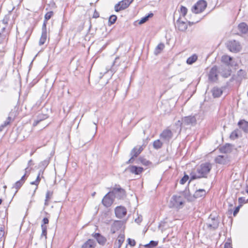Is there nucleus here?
Returning <instances> with one entry per match:
<instances>
[{
	"label": "nucleus",
	"mask_w": 248,
	"mask_h": 248,
	"mask_svg": "<svg viewBox=\"0 0 248 248\" xmlns=\"http://www.w3.org/2000/svg\"><path fill=\"white\" fill-rule=\"evenodd\" d=\"M212 169V165L209 163H205L201 165L197 170V174L191 175L190 180L202 177H206V175Z\"/></svg>",
	"instance_id": "obj_1"
},
{
	"label": "nucleus",
	"mask_w": 248,
	"mask_h": 248,
	"mask_svg": "<svg viewBox=\"0 0 248 248\" xmlns=\"http://www.w3.org/2000/svg\"><path fill=\"white\" fill-rule=\"evenodd\" d=\"M17 107L15 106L14 108L11 110L6 120L3 124L0 125V131H2L4 127L9 124L10 123L14 120V118L17 114Z\"/></svg>",
	"instance_id": "obj_2"
},
{
	"label": "nucleus",
	"mask_w": 248,
	"mask_h": 248,
	"mask_svg": "<svg viewBox=\"0 0 248 248\" xmlns=\"http://www.w3.org/2000/svg\"><path fill=\"white\" fill-rule=\"evenodd\" d=\"M207 6L206 2L203 0L198 1L192 8V11L195 14L203 12Z\"/></svg>",
	"instance_id": "obj_3"
},
{
	"label": "nucleus",
	"mask_w": 248,
	"mask_h": 248,
	"mask_svg": "<svg viewBox=\"0 0 248 248\" xmlns=\"http://www.w3.org/2000/svg\"><path fill=\"white\" fill-rule=\"evenodd\" d=\"M227 47L230 51L234 53L240 51L241 49L240 43L235 40L229 41L227 43Z\"/></svg>",
	"instance_id": "obj_4"
},
{
	"label": "nucleus",
	"mask_w": 248,
	"mask_h": 248,
	"mask_svg": "<svg viewBox=\"0 0 248 248\" xmlns=\"http://www.w3.org/2000/svg\"><path fill=\"white\" fill-rule=\"evenodd\" d=\"M134 0H122L114 6L115 11L117 12L127 8Z\"/></svg>",
	"instance_id": "obj_5"
},
{
	"label": "nucleus",
	"mask_w": 248,
	"mask_h": 248,
	"mask_svg": "<svg viewBox=\"0 0 248 248\" xmlns=\"http://www.w3.org/2000/svg\"><path fill=\"white\" fill-rule=\"evenodd\" d=\"M183 118L184 128H187V127H190L196 124L197 120L194 116H188Z\"/></svg>",
	"instance_id": "obj_6"
},
{
	"label": "nucleus",
	"mask_w": 248,
	"mask_h": 248,
	"mask_svg": "<svg viewBox=\"0 0 248 248\" xmlns=\"http://www.w3.org/2000/svg\"><path fill=\"white\" fill-rule=\"evenodd\" d=\"M114 197L111 191L108 192L103 198L102 203L106 207H110L113 203L114 201Z\"/></svg>",
	"instance_id": "obj_7"
},
{
	"label": "nucleus",
	"mask_w": 248,
	"mask_h": 248,
	"mask_svg": "<svg viewBox=\"0 0 248 248\" xmlns=\"http://www.w3.org/2000/svg\"><path fill=\"white\" fill-rule=\"evenodd\" d=\"M28 168H26L25 169V173L22 176L21 179L16 182L14 185H13V188H15L16 189V193L18 190L22 186L24 183L27 177L28 176Z\"/></svg>",
	"instance_id": "obj_8"
},
{
	"label": "nucleus",
	"mask_w": 248,
	"mask_h": 248,
	"mask_svg": "<svg viewBox=\"0 0 248 248\" xmlns=\"http://www.w3.org/2000/svg\"><path fill=\"white\" fill-rule=\"evenodd\" d=\"M170 202L173 207L177 208H181L184 204L182 197L177 195H173L172 197Z\"/></svg>",
	"instance_id": "obj_9"
},
{
	"label": "nucleus",
	"mask_w": 248,
	"mask_h": 248,
	"mask_svg": "<svg viewBox=\"0 0 248 248\" xmlns=\"http://www.w3.org/2000/svg\"><path fill=\"white\" fill-rule=\"evenodd\" d=\"M111 192L114 198H117L119 199H122L125 196L124 190L120 187L113 188L111 190Z\"/></svg>",
	"instance_id": "obj_10"
},
{
	"label": "nucleus",
	"mask_w": 248,
	"mask_h": 248,
	"mask_svg": "<svg viewBox=\"0 0 248 248\" xmlns=\"http://www.w3.org/2000/svg\"><path fill=\"white\" fill-rule=\"evenodd\" d=\"M231 68L228 64L222 65L219 68V73L224 78H227L231 75Z\"/></svg>",
	"instance_id": "obj_11"
},
{
	"label": "nucleus",
	"mask_w": 248,
	"mask_h": 248,
	"mask_svg": "<svg viewBox=\"0 0 248 248\" xmlns=\"http://www.w3.org/2000/svg\"><path fill=\"white\" fill-rule=\"evenodd\" d=\"M219 73V69L216 66H213L210 70L209 75V79L211 81H216L217 80L218 73Z\"/></svg>",
	"instance_id": "obj_12"
},
{
	"label": "nucleus",
	"mask_w": 248,
	"mask_h": 248,
	"mask_svg": "<svg viewBox=\"0 0 248 248\" xmlns=\"http://www.w3.org/2000/svg\"><path fill=\"white\" fill-rule=\"evenodd\" d=\"M126 209L122 206H118L115 209L116 216L119 218L124 217L126 214Z\"/></svg>",
	"instance_id": "obj_13"
},
{
	"label": "nucleus",
	"mask_w": 248,
	"mask_h": 248,
	"mask_svg": "<svg viewBox=\"0 0 248 248\" xmlns=\"http://www.w3.org/2000/svg\"><path fill=\"white\" fill-rule=\"evenodd\" d=\"M127 170L132 173L139 175L140 174L143 170L142 167H137L136 166H130L127 168Z\"/></svg>",
	"instance_id": "obj_14"
},
{
	"label": "nucleus",
	"mask_w": 248,
	"mask_h": 248,
	"mask_svg": "<svg viewBox=\"0 0 248 248\" xmlns=\"http://www.w3.org/2000/svg\"><path fill=\"white\" fill-rule=\"evenodd\" d=\"M8 21V19L7 17H5L2 20L0 21V33H3L5 31L9 32L8 29H7Z\"/></svg>",
	"instance_id": "obj_15"
},
{
	"label": "nucleus",
	"mask_w": 248,
	"mask_h": 248,
	"mask_svg": "<svg viewBox=\"0 0 248 248\" xmlns=\"http://www.w3.org/2000/svg\"><path fill=\"white\" fill-rule=\"evenodd\" d=\"M46 23L45 22L44 23V25H43V28L41 37V38L40 39V41H39V45L40 46L43 45L45 43V42L46 40L47 32H46Z\"/></svg>",
	"instance_id": "obj_16"
},
{
	"label": "nucleus",
	"mask_w": 248,
	"mask_h": 248,
	"mask_svg": "<svg viewBox=\"0 0 248 248\" xmlns=\"http://www.w3.org/2000/svg\"><path fill=\"white\" fill-rule=\"evenodd\" d=\"M176 27L179 31H185L187 28L186 23L181 21L180 18L176 21Z\"/></svg>",
	"instance_id": "obj_17"
},
{
	"label": "nucleus",
	"mask_w": 248,
	"mask_h": 248,
	"mask_svg": "<svg viewBox=\"0 0 248 248\" xmlns=\"http://www.w3.org/2000/svg\"><path fill=\"white\" fill-rule=\"evenodd\" d=\"M215 160L217 163L220 164H225L229 161L227 155H218L216 157Z\"/></svg>",
	"instance_id": "obj_18"
},
{
	"label": "nucleus",
	"mask_w": 248,
	"mask_h": 248,
	"mask_svg": "<svg viewBox=\"0 0 248 248\" xmlns=\"http://www.w3.org/2000/svg\"><path fill=\"white\" fill-rule=\"evenodd\" d=\"M122 225L123 223L121 221H115L111 225V232L114 233L122 227Z\"/></svg>",
	"instance_id": "obj_19"
},
{
	"label": "nucleus",
	"mask_w": 248,
	"mask_h": 248,
	"mask_svg": "<svg viewBox=\"0 0 248 248\" xmlns=\"http://www.w3.org/2000/svg\"><path fill=\"white\" fill-rule=\"evenodd\" d=\"M160 137L165 140H169L172 137V133L170 130L166 129L163 131Z\"/></svg>",
	"instance_id": "obj_20"
},
{
	"label": "nucleus",
	"mask_w": 248,
	"mask_h": 248,
	"mask_svg": "<svg viewBox=\"0 0 248 248\" xmlns=\"http://www.w3.org/2000/svg\"><path fill=\"white\" fill-rule=\"evenodd\" d=\"M232 145L229 143H227L224 146L220 147L219 148V150L220 152L222 153L227 154L231 153L232 151Z\"/></svg>",
	"instance_id": "obj_21"
},
{
	"label": "nucleus",
	"mask_w": 248,
	"mask_h": 248,
	"mask_svg": "<svg viewBox=\"0 0 248 248\" xmlns=\"http://www.w3.org/2000/svg\"><path fill=\"white\" fill-rule=\"evenodd\" d=\"M124 240V234H120L114 244V248H120Z\"/></svg>",
	"instance_id": "obj_22"
},
{
	"label": "nucleus",
	"mask_w": 248,
	"mask_h": 248,
	"mask_svg": "<svg viewBox=\"0 0 248 248\" xmlns=\"http://www.w3.org/2000/svg\"><path fill=\"white\" fill-rule=\"evenodd\" d=\"M238 29L242 33H248V25L245 22L240 23L238 26Z\"/></svg>",
	"instance_id": "obj_23"
},
{
	"label": "nucleus",
	"mask_w": 248,
	"mask_h": 248,
	"mask_svg": "<svg viewBox=\"0 0 248 248\" xmlns=\"http://www.w3.org/2000/svg\"><path fill=\"white\" fill-rule=\"evenodd\" d=\"M238 125L245 133H248V122L244 120H240Z\"/></svg>",
	"instance_id": "obj_24"
},
{
	"label": "nucleus",
	"mask_w": 248,
	"mask_h": 248,
	"mask_svg": "<svg viewBox=\"0 0 248 248\" xmlns=\"http://www.w3.org/2000/svg\"><path fill=\"white\" fill-rule=\"evenodd\" d=\"M143 150L142 146H140L139 148L134 147L131 151L130 155L133 157H136Z\"/></svg>",
	"instance_id": "obj_25"
},
{
	"label": "nucleus",
	"mask_w": 248,
	"mask_h": 248,
	"mask_svg": "<svg viewBox=\"0 0 248 248\" xmlns=\"http://www.w3.org/2000/svg\"><path fill=\"white\" fill-rule=\"evenodd\" d=\"M212 94L214 97H218L222 93V90L221 88L215 87L212 90Z\"/></svg>",
	"instance_id": "obj_26"
},
{
	"label": "nucleus",
	"mask_w": 248,
	"mask_h": 248,
	"mask_svg": "<svg viewBox=\"0 0 248 248\" xmlns=\"http://www.w3.org/2000/svg\"><path fill=\"white\" fill-rule=\"evenodd\" d=\"M95 245V241L89 239L83 245L82 248H94Z\"/></svg>",
	"instance_id": "obj_27"
},
{
	"label": "nucleus",
	"mask_w": 248,
	"mask_h": 248,
	"mask_svg": "<svg viewBox=\"0 0 248 248\" xmlns=\"http://www.w3.org/2000/svg\"><path fill=\"white\" fill-rule=\"evenodd\" d=\"M206 195V191L203 189H199L197 190L194 194V197L195 198H199L204 196Z\"/></svg>",
	"instance_id": "obj_28"
},
{
	"label": "nucleus",
	"mask_w": 248,
	"mask_h": 248,
	"mask_svg": "<svg viewBox=\"0 0 248 248\" xmlns=\"http://www.w3.org/2000/svg\"><path fill=\"white\" fill-rule=\"evenodd\" d=\"M165 47V45L163 43L159 44L155 48L154 51V54L155 55H157L158 54L160 53L163 50V49Z\"/></svg>",
	"instance_id": "obj_29"
},
{
	"label": "nucleus",
	"mask_w": 248,
	"mask_h": 248,
	"mask_svg": "<svg viewBox=\"0 0 248 248\" xmlns=\"http://www.w3.org/2000/svg\"><path fill=\"white\" fill-rule=\"evenodd\" d=\"M94 236L99 244H104L106 242V239L105 238L99 233H95Z\"/></svg>",
	"instance_id": "obj_30"
},
{
	"label": "nucleus",
	"mask_w": 248,
	"mask_h": 248,
	"mask_svg": "<svg viewBox=\"0 0 248 248\" xmlns=\"http://www.w3.org/2000/svg\"><path fill=\"white\" fill-rule=\"evenodd\" d=\"M8 31H5L3 33H0V44H3L7 40Z\"/></svg>",
	"instance_id": "obj_31"
},
{
	"label": "nucleus",
	"mask_w": 248,
	"mask_h": 248,
	"mask_svg": "<svg viewBox=\"0 0 248 248\" xmlns=\"http://www.w3.org/2000/svg\"><path fill=\"white\" fill-rule=\"evenodd\" d=\"M212 222L208 224V226L210 228H212L213 229H217L218 226L219 222L215 218L212 219Z\"/></svg>",
	"instance_id": "obj_32"
},
{
	"label": "nucleus",
	"mask_w": 248,
	"mask_h": 248,
	"mask_svg": "<svg viewBox=\"0 0 248 248\" xmlns=\"http://www.w3.org/2000/svg\"><path fill=\"white\" fill-rule=\"evenodd\" d=\"M42 228V233L41 235V238H43L44 237L45 240H46L47 238V227L46 225H44V224L41 225Z\"/></svg>",
	"instance_id": "obj_33"
},
{
	"label": "nucleus",
	"mask_w": 248,
	"mask_h": 248,
	"mask_svg": "<svg viewBox=\"0 0 248 248\" xmlns=\"http://www.w3.org/2000/svg\"><path fill=\"white\" fill-rule=\"evenodd\" d=\"M197 56L196 54H194L192 56L189 57L187 60L186 62L188 64H192L197 60Z\"/></svg>",
	"instance_id": "obj_34"
},
{
	"label": "nucleus",
	"mask_w": 248,
	"mask_h": 248,
	"mask_svg": "<svg viewBox=\"0 0 248 248\" xmlns=\"http://www.w3.org/2000/svg\"><path fill=\"white\" fill-rule=\"evenodd\" d=\"M222 61L225 63L224 64L230 65L231 61L232 60V57L227 56L224 55L222 57Z\"/></svg>",
	"instance_id": "obj_35"
},
{
	"label": "nucleus",
	"mask_w": 248,
	"mask_h": 248,
	"mask_svg": "<svg viewBox=\"0 0 248 248\" xmlns=\"http://www.w3.org/2000/svg\"><path fill=\"white\" fill-rule=\"evenodd\" d=\"M153 16V13H150L147 16L142 17L139 22L140 25L142 24L147 21L150 17Z\"/></svg>",
	"instance_id": "obj_36"
},
{
	"label": "nucleus",
	"mask_w": 248,
	"mask_h": 248,
	"mask_svg": "<svg viewBox=\"0 0 248 248\" xmlns=\"http://www.w3.org/2000/svg\"><path fill=\"white\" fill-rule=\"evenodd\" d=\"M52 196V192H51L50 191H47L46 193V199H45V206H47L48 205V201L51 198Z\"/></svg>",
	"instance_id": "obj_37"
},
{
	"label": "nucleus",
	"mask_w": 248,
	"mask_h": 248,
	"mask_svg": "<svg viewBox=\"0 0 248 248\" xmlns=\"http://www.w3.org/2000/svg\"><path fill=\"white\" fill-rule=\"evenodd\" d=\"M157 244H158L157 241H155L152 240L149 243L145 245L144 247L147 248H154V247L156 246L157 245Z\"/></svg>",
	"instance_id": "obj_38"
},
{
	"label": "nucleus",
	"mask_w": 248,
	"mask_h": 248,
	"mask_svg": "<svg viewBox=\"0 0 248 248\" xmlns=\"http://www.w3.org/2000/svg\"><path fill=\"white\" fill-rule=\"evenodd\" d=\"M238 133H239V130L237 129L233 131L231 133V134L230 136V138L232 140H235V139L238 138L239 137Z\"/></svg>",
	"instance_id": "obj_39"
},
{
	"label": "nucleus",
	"mask_w": 248,
	"mask_h": 248,
	"mask_svg": "<svg viewBox=\"0 0 248 248\" xmlns=\"http://www.w3.org/2000/svg\"><path fill=\"white\" fill-rule=\"evenodd\" d=\"M162 146V143L159 140H155L153 143V146L156 149L160 148Z\"/></svg>",
	"instance_id": "obj_40"
},
{
	"label": "nucleus",
	"mask_w": 248,
	"mask_h": 248,
	"mask_svg": "<svg viewBox=\"0 0 248 248\" xmlns=\"http://www.w3.org/2000/svg\"><path fill=\"white\" fill-rule=\"evenodd\" d=\"M39 117V118H40V119L39 120H37V121L34 122V123L33 124L34 126L36 125L39 123V122L46 119L48 117V116L46 114H42V115H40Z\"/></svg>",
	"instance_id": "obj_41"
},
{
	"label": "nucleus",
	"mask_w": 248,
	"mask_h": 248,
	"mask_svg": "<svg viewBox=\"0 0 248 248\" xmlns=\"http://www.w3.org/2000/svg\"><path fill=\"white\" fill-rule=\"evenodd\" d=\"M5 234L4 226L0 225V242H1Z\"/></svg>",
	"instance_id": "obj_42"
},
{
	"label": "nucleus",
	"mask_w": 248,
	"mask_h": 248,
	"mask_svg": "<svg viewBox=\"0 0 248 248\" xmlns=\"http://www.w3.org/2000/svg\"><path fill=\"white\" fill-rule=\"evenodd\" d=\"M175 124L178 126V128H179V132H180L182 128H184V126L183 125V118H182L181 121H178Z\"/></svg>",
	"instance_id": "obj_43"
},
{
	"label": "nucleus",
	"mask_w": 248,
	"mask_h": 248,
	"mask_svg": "<svg viewBox=\"0 0 248 248\" xmlns=\"http://www.w3.org/2000/svg\"><path fill=\"white\" fill-rule=\"evenodd\" d=\"M53 15V12L52 11H49V12L46 13L45 16V21H46L48 20L49 19H50Z\"/></svg>",
	"instance_id": "obj_44"
},
{
	"label": "nucleus",
	"mask_w": 248,
	"mask_h": 248,
	"mask_svg": "<svg viewBox=\"0 0 248 248\" xmlns=\"http://www.w3.org/2000/svg\"><path fill=\"white\" fill-rule=\"evenodd\" d=\"M117 19V16L115 15H111L109 18L108 22L110 24H114Z\"/></svg>",
	"instance_id": "obj_45"
},
{
	"label": "nucleus",
	"mask_w": 248,
	"mask_h": 248,
	"mask_svg": "<svg viewBox=\"0 0 248 248\" xmlns=\"http://www.w3.org/2000/svg\"><path fill=\"white\" fill-rule=\"evenodd\" d=\"M181 13L183 16H185L187 12V9L186 7L183 6H181L180 8Z\"/></svg>",
	"instance_id": "obj_46"
},
{
	"label": "nucleus",
	"mask_w": 248,
	"mask_h": 248,
	"mask_svg": "<svg viewBox=\"0 0 248 248\" xmlns=\"http://www.w3.org/2000/svg\"><path fill=\"white\" fill-rule=\"evenodd\" d=\"M189 179V177L187 175H185L180 180V184H184Z\"/></svg>",
	"instance_id": "obj_47"
},
{
	"label": "nucleus",
	"mask_w": 248,
	"mask_h": 248,
	"mask_svg": "<svg viewBox=\"0 0 248 248\" xmlns=\"http://www.w3.org/2000/svg\"><path fill=\"white\" fill-rule=\"evenodd\" d=\"M119 59V57H116L115 58V61L113 62V67H114L115 66H118L120 65V62H118Z\"/></svg>",
	"instance_id": "obj_48"
},
{
	"label": "nucleus",
	"mask_w": 248,
	"mask_h": 248,
	"mask_svg": "<svg viewBox=\"0 0 248 248\" xmlns=\"http://www.w3.org/2000/svg\"><path fill=\"white\" fill-rule=\"evenodd\" d=\"M128 241L129 245H130L131 246H134L136 245V242L134 240L128 238Z\"/></svg>",
	"instance_id": "obj_49"
},
{
	"label": "nucleus",
	"mask_w": 248,
	"mask_h": 248,
	"mask_svg": "<svg viewBox=\"0 0 248 248\" xmlns=\"http://www.w3.org/2000/svg\"><path fill=\"white\" fill-rule=\"evenodd\" d=\"M240 205L238 206L237 207H236L235 208V209L233 213V215L234 216H235L236 215V214L238 213V212H239V209H240Z\"/></svg>",
	"instance_id": "obj_50"
},
{
	"label": "nucleus",
	"mask_w": 248,
	"mask_h": 248,
	"mask_svg": "<svg viewBox=\"0 0 248 248\" xmlns=\"http://www.w3.org/2000/svg\"><path fill=\"white\" fill-rule=\"evenodd\" d=\"M140 161L143 164L145 165H148L150 163L149 161L146 160V159H141Z\"/></svg>",
	"instance_id": "obj_51"
},
{
	"label": "nucleus",
	"mask_w": 248,
	"mask_h": 248,
	"mask_svg": "<svg viewBox=\"0 0 248 248\" xmlns=\"http://www.w3.org/2000/svg\"><path fill=\"white\" fill-rule=\"evenodd\" d=\"M42 222H43V224H44V225H46V224H47L48 223L49 220H48L47 218L45 217V218H43Z\"/></svg>",
	"instance_id": "obj_52"
},
{
	"label": "nucleus",
	"mask_w": 248,
	"mask_h": 248,
	"mask_svg": "<svg viewBox=\"0 0 248 248\" xmlns=\"http://www.w3.org/2000/svg\"><path fill=\"white\" fill-rule=\"evenodd\" d=\"M224 248H232L231 243L229 242H226L224 244Z\"/></svg>",
	"instance_id": "obj_53"
},
{
	"label": "nucleus",
	"mask_w": 248,
	"mask_h": 248,
	"mask_svg": "<svg viewBox=\"0 0 248 248\" xmlns=\"http://www.w3.org/2000/svg\"><path fill=\"white\" fill-rule=\"evenodd\" d=\"M40 173H41V171H40V172H39V174H38V176H37V178H36V179L35 180L36 183H38V184H39V182H40V180H41V179L40 178Z\"/></svg>",
	"instance_id": "obj_54"
},
{
	"label": "nucleus",
	"mask_w": 248,
	"mask_h": 248,
	"mask_svg": "<svg viewBox=\"0 0 248 248\" xmlns=\"http://www.w3.org/2000/svg\"><path fill=\"white\" fill-rule=\"evenodd\" d=\"M31 185H34L36 186V187H35V190L34 191V193L35 192V190L37 189L38 184V183H36L35 181H34L33 182H31Z\"/></svg>",
	"instance_id": "obj_55"
},
{
	"label": "nucleus",
	"mask_w": 248,
	"mask_h": 248,
	"mask_svg": "<svg viewBox=\"0 0 248 248\" xmlns=\"http://www.w3.org/2000/svg\"><path fill=\"white\" fill-rule=\"evenodd\" d=\"M135 221L136 222L138 223H140L142 221L141 217H138V218L135 219Z\"/></svg>",
	"instance_id": "obj_56"
},
{
	"label": "nucleus",
	"mask_w": 248,
	"mask_h": 248,
	"mask_svg": "<svg viewBox=\"0 0 248 248\" xmlns=\"http://www.w3.org/2000/svg\"><path fill=\"white\" fill-rule=\"evenodd\" d=\"M99 16V14L98 13H97L96 11L94 12V14H93V17L94 18H97V17H98Z\"/></svg>",
	"instance_id": "obj_57"
},
{
	"label": "nucleus",
	"mask_w": 248,
	"mask_h": 248,
	"mask_svg": "<svg viewBox=\"0 0 248 248\" xmlns=\"http://www.w3.org/2000/svg\"><path fill=\"white\" fill-rule=\"evenodd\" d=\"M135 157H133V156H131V157L130 158V159L126 162L127 164H128V163H131L133 162V160H134V158Z\"/></svg>",
	"instance_id": "obj_58"
},
{
	"label": "nucleus",
	"mask_w": 248,
	"mask_h": 248,
	"mask_svg": "<svg viewBox=\"0 0 248 248\" xmlns=\"http://www.w3.org/2000/svg\"><path fill=\"white\" fill-rule=\"evenodd\" d=\"M80 144H81V145L83 146L85 144V142H84L83 140L81 142V139H80Z\"/></svg>",
	"instance_id": "obj_59"
},
{
	"label": "nucleus",
	"mask_w": 248,
	"mask_h": 248,
	"mask_svg": "<svg viewBox=\"0 0 248 248\" xmlns=\"http://www.w3.org/2000/svg\"><path fill=\"white\" fill-rule=\"evenodd\" d=\"M94 128H95V131L96 132L97 131V126H96V124L95 123H94Z\"/></svg>",
	"instance_id": "obj_60"
},
{
	"label": "nucleus",
	"mask_w": 248,
	"mask_h": 248,
	"mask_svg": "<svg viewBox=\"0 0 248 248\" xmlns=\"http://www.w3.org/2000/svg\"><path fill=\"white\" fill-rule=\"evenodd\" d=\"M246 192L248 193V185H247L246 187Z\"/></svg>",
	"instance_id": "obj_61"
},
{
	"label": "nucleus",
	"mask_w": 248,
	"mask_h": 248,
	"mask_svg": "<svg viewBox=\"0 0 248 248\" xmlns=\"http://www.w3.org/2000/svg\"><path fill=\"white\" fill-rule=\"evenodd\" d=\"M43 163H44V165H47L48 164L47 161H45Z\"/></svg>",
	"instance_id": "obj_62"
},
{
	"label": "nucleus",
	"mask_w": 248,
	"mask_h": 248,
	"mask_svg": "<svg viewBox=\"0 0 248 248\" xmlns=\"http://www.w3.org/2000/svg\"><path fill=\"white\" fill-rule=\"evenodd\" d=\"M243 200V198H239V199H238V201L239 202H241V201H242Z\"/></svg>",
	"instance_id": "obj_63"
},
{
	"label": "nucleus",
	"mask_w": 248,
	"mask_h": 248,
	"mask_svg": "<svg viewBox=\"0 0 248 248\" xmlns=\"http://www.w3.org/2000/svg\"><path fill=\"white\" fill-rule=\"evenodd\" d=\"M31 162H32V160H30L29 161V162H28V164H29V165H31Z\"/></svg>",
	"instance_id": "obj_64"
}]
</instances>
